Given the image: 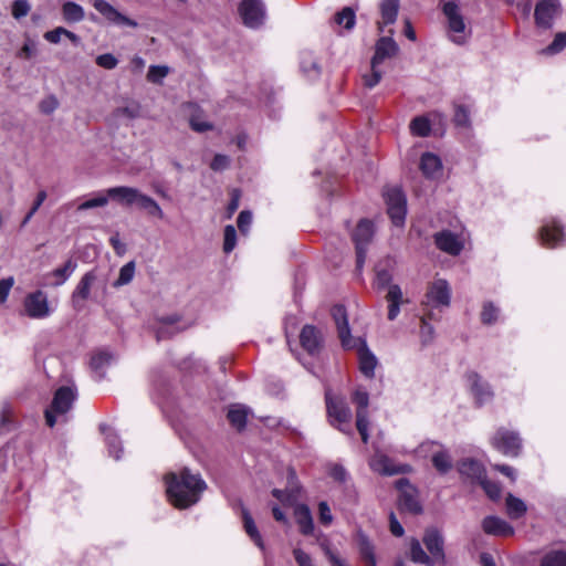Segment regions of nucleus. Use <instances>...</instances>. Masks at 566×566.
Instances as JSON below:
<instances>
[{"instance_id":"nucleus-1","label":"nucleus","mask_w":566,"mask_h":566,"mask_svg":"<svg viewBox=\"0 0 566 566\" xmlns=\"http://www.w3.org/2000/svg\"><path fill=\"white\" fill-rule=\"evenodd\" d=\"M166 485L169 501L178 509L196 504L207 488L201 476L192 474L188 469H182L179 474L169 473L166 476Z\"/></svg>"},{"instance_id":"nucleus-2","label":"nucleus","mask_w":566,"mask_h":566,"mask_svg":"<svg viewBox=\"0 0 566 566\" xmlns=\"http://www.w3.org/2000/svg\"><path fill=\"white\" fill-rule=\"evenodd\" d=\"M440 7L447 20V34L451 42L463 45L471 36L457 0H440Z\"/></svg>"},{"instance_id":"nucleus-3","label":"nucleus","mask_w":566,"mask_h":566,"mask_svg":"<svg viewBox=\"0 0 566 566\" xmlns=\"http://www.w3.org/2000/svg\"><path fill=\"white\" fill-rule=\"evenodd\" d=\"M325 399L329 423L340 432L353 436L352 411L347 402L340 397L333 396L329 390H326Z\"/></svg>"},{"instance_id":"nucleus-4","label":"nucleus","mask_w":566,"mask_h":566,"mask_svg":"<svg viewBox=\"0 0 566 566\" xmlns=\"http://www.w3.org/2000/svg\"><path fill=\"white\" fill-rule=\"evenodd\" d=\"M76 395V389L71 386H62L55 391L50 408L45 410V421L49 427L52 428L56 423L57 416H64L71 410Z\"/></svg>"},{"instance_id":"nucleus-5","label":"nucleus","mask_w":566,"mask_h":566,"mask_svg":"<svg viewBox=\"0 0 566 566\" xmlns=\"http://www.w3.org/2000/svg\"><path fill=\"white\" fill-rule=\"evenodd\" d=\"M23 315L31 319H44L53 313L48 295L42 290L28 293L23 298Z\"/></svg>"},{"instance_id":"nucleus-6","label":"nucleus","mask_w":566,"mask_h":566,"mask_svg":"<svg viewBox=\"0 0 566 566\" xmlns=\"http://www.w3.org/2000/svg\"><path fill=\"white\" fill-rule=\"evenodd\" d=\"M384 198L392 223L396 227L403 226L407 214V200L403 192L397 187L387 188Z\"/></svg>"},{"instance_id":"nucleus-7","label":"nucleus","mask_w":566,"mask_h":566,"mask_svg":"<svg viewBox=\"0 0 566 566\" xmlns=\"http://www.w3.org/2000/svg\"><path fill=\"white\" fill-rule=\"evenodd\" d=\"M374 224L367 220L363 219L358 222L355 231L353 232V241L356 247V268L357 271H361L365 261H366V252L367 245L371 241L374 237Z\"/></svg>"},{"instance_id":"nucleus-8","label":"nucleus","mask_w":566,"mask_h":566,"mask_svg":"<svg viewBox=\"0 0 566 566\" xmlns=\"http://www.w3.org/2000/svg\"><path fill=\"white\" fill-rule=\"evenodd\" d=\"M491 443L494 449L506 457H517L522 449V440L518 433L504 428L495 432Z\"/></svg>"},{"instance_id":"nucleus-9","label":"nucleus","mask_w":566,"mask_h":566,"mask_svg":"<svg viewBox=\"0 0 566 566\" xmlns=\"http://www.w3.org/2000/svg\"><path fill=\"white\" fill-rule=\"evenodd\" d=\"M353 402L356 405V428L361 437L364 443L368 442V405H369V395L366 390L361 388H357L352 396Z\"/></svg>"},{"instance_id":"nucleus-10","label":"nucleus","mask_w":566,"mask_h":566,"mask_svg":"<svg viewBox=\"0 0 566 566\" xmlns=\"http://www.w3.org/2000/svg\"><path fill=\"white\" fill-rule=\"evenodd\" d=\"M239 13L244 25L251 29L259 28L265 19V9L261 0H242Z\"/></svg>"},{"instance_id":"nucleus-11","label":"nucleus","mask_w":566,"mask_h":566,"mask_svg":"<svg viewBox=\"0 0 566 566\" xmlns=\"http://www.w3.org/2000/svg\"><path fill=\"white\" fill-rule=\"evenodd\" d=\"M560 14L559 0H538L534 10L536 25L543 29H549L554 19Z\"/></svg>"},{"instance_id":"nucleus-12","label":"nucleus","mask_w":566,"mask_h":566,"mask_svg":"<svg viewBox=\"0 0 566 566\" xmlns=\"http://www.w3.org/2000/svg\"><path fill=\"white\" fill-rule=\"evenodd\" d=\"M451 291L448 282L438 279L429 286L426 294V305L431 307L449 306Z\"/></svg>"},{"instance_id":"nucleus-13","label":"nucleus","mask_w":566,"mask_h":566,"mask_svg":"<svg viewBox=\"0 0 566 566\" xmlns=\"http://www.w3.org/2000/svg\"><path fill=\"white\" fill-rule=\"evenodd\" d=\"M434 243L439 250L450 255H459L464 248V240L461 235L442 230L434 234Z\"/></svg>"},{"instance_id":"nucleus-14","label":"nucleus","mask_w":566,"mask_h":566,"mask_svg":"<svg viewBox=\"0 0 566 566\" xmlns=\"http://www.w3.org/2000/svg\"><path fill=\"white\" fill-rule=\"evenodd\" d=\"M397 489L400 491L399 506L402 511H407L413 514L421 512V505L416 496L415 489L410 482L402 478L396 482Z\"/></svg>"},{"instance_id":"nucleus-15","label":"nucleus","mask_w":566,"mask_h":566,"mask_svg":"<svg viewBox=\"0 0 566 566\" xmlns=\"http://www.w3.org/2000/svg\"><path fill=\"white\" fill-rule=\"evenodd\" d=\"M387 32L389 33L388 36H381L376 42L375 54L371 59L374 66H379L387 59H391L398 53V44L392 39L394 30L389 29Z\"/></svg>"},{"instance_id":"nucleus-16","label":"nucleus","mask_w":566,"mask_h":566,"mask_svg":"<svg viewBox=\"0 0 566 566\" xmlns=\"http://www.w3.org/2000/svg\"><path fill=\"white\" fill-rule=\"evenodd\" d=\"M332 316L335 321L343 347L354 348L356 346V339L350 335L346 308L343 305L333 306Z\"/></svg>"},{"instance_id":"nucleus-17","label":"nucleus","mask_w":566,"mask_h":566,"mask_svg":"<svg viewBox=\"0 0 566 566\" xmlns=\"http://www.w3.org/2000/svg\"><path fill=\"white\" fill-rule=\"evenodd\" d=\"M93 7L97 12H99L106 20L117 25H126L130 28H136L137 22L129 19L128 17L122 14L117 11L111 3L106 0H94Z\"/></svg>"},{"instance_id":"nucleus-18","label":"nucleus","mask_w":566,"mask_h":566,"mask_svg":"<svg viewBox=\"0 0 566 566\" xmlns=\"http://www.w3.org/2000/svg\"><path fill=\"white\" fill-rule=\"evenodd\" d=\"M97 273L95 270L86 272L77 283L72 293V302L74 307L80 308L82 303L90 298L91 290L97 282Z\"/></svg>"},{"instance_id":"nucleus-19","label":"nucleus","mask_w":566,"mask_h":566,"mask_svg":"<svg viewBox=\"0 0 566 566\" xmlns=\"http://www.w3.org/2000/svg\"><path fill=\"white\" fill-rule=\"evenodd\" d=\"M76 268L77 263L74 260L69 259L62 266L44 274V285L50 287H57L63 285L74 273Z\"/></svg>"},{"instance_id":"nucleus-20","label":"nucleus","mask_w":566,"mask_h":566,"mask_svg":"<svg viewBox=\"0 0 566 566\" xmlns=\"http://www.w3.org/2000/svg\"><path fill=\"white\" fill-rule=\"evenodd\" d=\"M564 232L560 224L556 220L544 223L539 231L542 244L547 248H556L564 242Z\"/></svg>"},{"instance_id":"nucleus-21","label":"nucleus","mask_w":566,"mask_h":566,"mask_svg":"<svg viewBox=\"0 0 566 566\" xmlns=\"http://www.w3.org/2000/svg\"><path fill=\"white\" fill-rule=\"evenodd\" d=\"M423 544L430 553L433 563H444L443 538L437 530L431 528L426 531Z\"/></svg>"},{"instance_id":"nucleus-22","label":"nucleus","mask_w":566,"mask_h":566,"mask_svg":"<svg viewBox=\"0 0 566 566\" xmlns=\"http://www.w3.org/2000/svg\"><path fill=\"white\" fill-rule=\"evenodd\" d=\"M358 347V360L359 369L367 378L375 376V368L378 364L376 356L368 349L366 343L360 338L356 339V346Z\"/></svg>"},{"instance_id":"nucleus-23","label":"nucleus","mask_w":566,"mask_h":566,"mask_svg":"<svg viewBox=\"0 0 566 566\" xmlns=\"http://www.w3.org/2000/svg\"><path fill=\"white\" fill-rule=\"evenodd\" d=\"M465 379L468 386L470 387L471 392L474 395L476 401L482 405L491 400L493 394L486 382H484L481 377L474 373L470 371L465 375Z\"/></svg>"},{"instance_id":"nucleus-24","label":"nucleus","mask_w":566,"mask_h":566,"mask_svg":"<svg viewBox=\"0 0 566 566\" xmlns=\"http://www.w3.org/2000/svg\"><path fill=\"white\" fill-rule=\"evenodd\" d=\"M106 193L109 199L115 200L120 205L133 206L137 205L142 192L137 188L118 186L108 188Z\"/></svg>"},{"instance_id":"nucleus-25","label":"nucleus","mask_w":566,"mask_h":566,"mask_svg":"<svg viewBox=\"0 0 566 566\" xmlns=\"http://www.w3.org/2000/svg\"><path fill=\"white\" fill-rule=\"evenodd\" d=\"M482 528L484 533L493 536H512L514 534V528L503 518L497 516H486L482 521Z\"/></svg>"},{"instance_id":"nucleus-26","label":"nucleus","mask_w":566,"mask_h":566,"mask_svg":"<svg viewBox=\"0 0 566 566\" xmlns=\"http://www.w3.org/2000/svg\"><path fill=\"white\" fill-rule=\"evenodd\" d=\"M302 347L311 355L316 354L322 345V334L313 325H305L300 334Z\"/></svg>"},{"instance_id":"nucleus-27","label":"nucleus","mask_w":566,"mask_h":566,"mask_svg":"<svg viewBox=\"0 0 566 566\" xmlns=\"http://www.w3.org/2000/svg\"><path fill=\"white\" fill-rule=\"evenodd\" d=\"M381 19L377 22L378 31L386 32L385 27L396 22L399 11V0H381L379 4Z\"/></svg>"},{"instance_id":"nucleus-28","label":"nucleus","mask_w":566,"mask_h":566,"mask_svg":"<svg viewBox=\"0 0 566 566\" xmlns=\"http://www.w3.org/2000/svg\"><path fill=\"white\" fill-rule=\"evenodd\" d=\"M369 465L374 472L384 475H394L405 472V467L395 464L387 455L376 453L371 457Z\"/></svg>"},{"instance_id":"nucleus-29","label":"nucleus","mask_w":566,"mask_h":566,"mask_svg":"<svg viewBox=\"0 0 566 566\" xmlns=\"http://www.w3.org/2000/svg\"><path fill=\"white\" fill-rule=\"evenodd\" d=\"M386 300L388 302V319L394 321L400 313V305L406 302L400 286L397 284L389 286Z\"/></svg>"},{"instance_id":"nucleus-30","label":"nucleus","mask_w":566,"mask_h":566,"mask_svg":"<svg viewBox=\"0 0 566 566\" xmlns=\"http://www.w3.org/2000/svg\"><path fill=\"white\" fill-rule=\"evenodd\" d=\"M113 359L114 356L106 349H99L93 353L90 365L99 379L104 377L105 370L112 364Z\"/></svg>"},{"instance_id":"nucleus-31","label":"nucleus","mask_w":566,"mask_h":566,"mask_svg":"<svg viewBox=\"0 0 566 566\" xmlns=\"http://www.w3.org/2000/svg\"><path fill=\"white\" fill-rule=\"evenodd\" d=\"M420 169L426 177L434 178L441 172L442 164L438 156L426 153L421 156Z\"/></svg>"},{"instance_id":"nucleus-32","label":"nucleus","mask_w":566,"mask_h":566,"mask_svg":"<svg viewBox=\"0 0 566 566\" xmlns=\"http://www.w3.org/2000/svg\"><path fill=\"white\" fill-rule=\"evenodd\" d=\"M459 472L472 480L480 482L485 476L482 464L473 459H464L459 463Z\"/></svg>"},{"instance_id":"nucleus-33","label":"nucleus","mask_w":566,"mask_h":566,"mask_svg":"<svg viewBox=\"0 0 566 566\" xmlns=\"http://www.w3.org/2000/svg\"><path fill=\"white\" fill-rule=\"evenodd\" d=\"M301 71L307 76L310 80H315L321 74L319 65L316 62L312 52H302L301 61H300Z\"/></svg>"},{"instance_id":"nucleus-34","label":"nucleus","mask_w":566,"mask_h":566,"mask_svg":"<svg viewBox=\"0 0 566 566\" xmlns=\"http://www.w3.org/2000/svg\"><path fill=\"white\" fill-rule=\"evenodd\" d=\"M295 517L296 522L300 526V531L304 535H310L313 533L314 523L310 509L306 505H298L295 507Z\"/></svg>"},{"instance_id":"nucleus-35","label":"nucleus","mask_w":566,"mask_h":566,"mask_svg":"<svg viewBox=\"0 0 566 566\" xmlns=\"http://www.w3.org/2000/svg\"><path fill=\"white\" fill-rule=\"evenodd\" d=\"M185 107L190 114L189 124L193 130L203 133L211 129V124L202 119L201 112L196 104L188 103Z\"/></svg>"},{"instance_id":"nucleus-36","label":"nucleus","mask_w":566,"mask_h":566,"mask_svg":"<svg viewBox=\"0 0 566 566\" xmlns=\"http://www.w3.org/2000/svg\"><path fill=\"white\" fill-rule=\"evenodd\" d=\"M101 431L105 434L106 444L108 448V452L112 457L115 458V460L120 459V441L116 432L113 431V429L107 424H101Z\"/></svg>"},{"instance_id":"nucleus-37","label":"nucleus","mask_w":566,"mask_h":566,"mask_svg":"<svg viewBox=\"0 0 566 566\" xmlns=\"http://www.w3.org/2000/svg\"><path fill=\"white\" fill-rule=\"evenodd\" d=\"M242 518H243L244 530H245L247 534L250 536V538L254 542V544L259 548L263 549L264 543L261 537V534L259 533L252 516L250 515V513L247 510L242 511Z\"/></svg>"},{"instance_id":"nucleus-38","label":"nucleus","mask_w":566,"mask_h":566,"mask_svg":"<svg viewBox=\"0 0 566 566\" xmlns=\"http://www.w3.org/2000/svg\"><path fill=\"white\" fill-rule=\"evenodd\" d=\"M62 14L64 20L71 23L82 21L85 15L84 9L73 1H66L62 6Z\"/></svg>"},{"instance_id":"nucleus-39","label":"nucleus","mask_w":566,"mask_h":566,"mask_svg":"<svg viewBox=\"0 0 566 566\" xmlns=\"http://www.w3.org/2000/svg\"><path fill=\"white\" fill-rule=\"evenodd\" d=\"M137 206L145 210L147 214L151 217H156L158 219L164 218V211L160 208V206L149 196L145 193H140V197L138 199Z\"/></svg>"},{"instance_id":"nucleus-40","label":"nucleus","mask_w":566,"mask_h":566,"mask_svg":"<svg viewBox=\"0 0 566 566\" xmlns=\"http://www.w3.org/2000/svg\"><path fill=\"white\" fill-rule=\"evenodd\" d=\"M410 559L413 563L424 564L428 566H432L434 564L430 555L422 549L421 544L417 538H412L410 541Z\"/></svg>"},{"instance_id":"nucleus-41","label":"nucleus","mask_w":566,"mask_h":566,"mask_svg":"<svg viewBox=\"0 0 566 566\" xmlns=\"http://www.w3.org/2000/svg\"><path fill=\"white\" fill-rule=\"evenodd\" d=\"M526 504L518 497L509 494L506 497V512L507 515L513 518H520L526 513Z\"/></svg>"},{"instance_id":"nucleus-42","label":"nucleus","mask_w":566,"mask_h":566,"mask_svg":"<svg viewBox=\"0 0 566 566\" xmlns=\"http://www.w3.org/2000/svg\"><path fill=\"white\" fill-rule=\"evenodd\" d=\"M358 546H359V553L364 562L367 566H376V557L374 553V546L369 542V539L363 535L359 534L358 536Z\"/></svg>"},{"instance_id":"nucleus-43","label":"nucleus","mask_w":566,"mask_h":566,"mask_svg":"<svg viewBox=\"0 0 566 566\" xmlns=\"http://www.w3.org/2000/svg\"><path fill=\"white\" fill-rule=\"evenodd\" d=\"M248 410L243 406H233L228 411L230 423L238 430H242L247 424Z\"/></svg>"},{"instance_id":"nucleus-44","label":"nucleus","mask_w":566,"mask_h":566,"mask_svg":"<svg viewBox=\"0 0 566 566\" xmlns=\"http://www.w3.org/2000/svg\"><path fill=\"white\" fill-rule=\"evenodd\" d=\"M430 122L424 116L415 117L410 123V132L412 135L426 137L430 134Z\"/></svg>"},{"instance_id":"nucleus-45","label":"nucleus","mask_w":566,"mask_h":566,"mask_svg":"<svg viewBox=\"0 0 566 566\" xmlns=\"http://www.w3.org/2000/svg\"><path fill=\"white\" fill-rule=\"evenodd\" d=\"M433 467L441 473H447L451 467L450 455L446 450H438L432 455Z\"/></svg>"},{"instance_id":"nucleus-46","label":"nucleus","mask_w":566,"mask_h":566,"mask_svg":"<svg viewBox=\"0 0 566 566\" xmlns=\"http://www.w3.org/2000/svg\"><path fill=\"white\" fill-rule=\"evenodd\" d=\"M541 566H566V552L551 551L546 553L541 560Z\"/></svg>"},{"instance_id":"nucleus-47","label":"nucleus","mask_w":566,"mask_h":566,"mask_svg":"<svg viewBox=\"0 0 566 566\" xmlns=\"http://www.w3.org/2000/svg\"><path fill=\"white\" fill-rule=\"evenodd\" d=\"M500 315V308L495 306L492 302L483 303L481 311V322L485 325L494 324Z\"/></svg>"},{"instance_id":"nucleus-48","label":"nucleus","mask_w":566,"mask_h":566,"mask_svg":"<svg viewBox=\"0 0 566 566\" xmlns=\"http://www.w3.org/2000/svg\"><path fill=\"white\" fill-rule=\"evenodd\" d=\"M177 319L172 317H167L161 321V325L157 329V339H166L171 337L176 332L180 331V328L176 327Z\"/></svg>"},{"instance_id":"nucleus-49","label":"nucleus","mask_w":566,"mask_h":566,"mask_svg":"<svg viewBox=\"0 0 566 566\" xmlns=\"http://www.w3.org/2000/svg\"><path fill=\"white\" fill-rule=\"evenodd\" d=\"M135 275V263L133 261L123 265L119 270L117 280L114 282V286H123L130 283Z\"/></svg>"},{"instance_id":"nucleus-50","label":"nucleus","mask_w":566,"mask_h":566,"mask_svg":"<svg viewBox=\"0 0 566 566\" xmlns=\"http://www.w3.org/2000/svg\"><path fill=\"white\" fill-rule=\"evenodd\" d=\"M169 74V67L166 65H150L147 73V81L154 84H161L163 80Z\"/></svg>"},{"instance_id":"nucleus-51","label":"nucleus","mask_w":566,"mask_h":566,"mask_svg":"<svg viewBox=\"0 0 566 566\" xmlns=\"http://www.w3.org/2000/svg\"><path fill=\"white\" fill-rule=\"evenodd\" d=\"M335 22L343 25L345 29L350 30L355 25V12L350 8H344L336 14Z\"/></svg>"},{"instance_id":"nucleus-52","label":"nucleus","mask_w":566,"mask_h":566,"mask_svg":"<svg viewBox=\"0 0 566 566\" xmlns=\"http://www.w3.org/2000/svg\"><path fill=\"white\" fill-rule=\"evenodd\" d=\"M108 200H109V197L107 196V193L99 192L95 197H93L88 200H85L84 202L78 205L77 210L81 211V210H87V209H93V208H97V207H105L108 203Z\"/></svg>"},{"instance_id":"nucleus-53","label":"nucleus","mask_w":566,"mask_h":566,"mask_svg":"<svg viewBox=\"0 0 566 566\" xmlns=\"http://www.w3.org/2000/svg\"><path fill=\"white\" fill-rule=\"evenodd\" d=\"M235 244H237L235 228L231 224H228L224 228L223 251L226 253H230L235 248Z\"/></svg>"},{"instance_id":"nucleus-54","label":"nucleus","mask_w":566,"mask_h":566,"mask_svg":"<svg viewBox=\"0 0 566 566\" xmlns=\"http://www.w3.org/2000/svg\"><path fill=\"white\" fill-rule=\"evenodd\" d=\"M391 280H392V275L388 270L380 269V268L376 269V277H375V282H374L376 289H378V290H381L385 287L389 289V286L392 285V284H390Z\"/></svg>"},{"instance_id":"nucleus-55","label":"nucleus","mask_w":566,"mask_h":566,"mask_svg":"<svg viewBox=\"0 0 566 566\" xmlns=\"http://www.w3.org/2000/svg\"><path fill=\"white\" fill-rule=\"evenodd\" d=\"M13 421V409L9 402H3L0 410V427L9 430Z\"/></svg>"},{"instance_id":"nucleus-56","label":"nucleus","mask_w":566,"mask_h":566,"mask_svg":"<svg viewBox=\"0 0 566 566\" xmlns=\"http://www.w3.org/2000/svg\"><path fill=\"white\" fill-rule=\"evenodd\" d=\"M481 486L491 500H496L501 495V488L496 482L490 481L484 476L480 482Z\"/></svg>"},{"instance_id":"nucleus-57","label":"nucleus","mask_w":566,"mask_h":566,"mask_svg":"<svg viewBox=\"0 0 566 566\" xmlns=\"http://www.w3.org/2000/svg\"><path fill=\"white\" fill-rule=\"evenodd\" d=\"M321 547L324 551L327 559L329 560L332 566H348L347 562L339 557L329 546L328 543H321Z\"/></svg>"},{"instance_id":"nucleus-58","label":"nucleus","mask_w":566,"mask_h":566,"mask_svg":"<svg viewBox=\"0 0 566 566\" xmlns=\"http://www.w3.org/2000/svg\"><path fill=\"white\" fill-rule=\"evenodd\" d=\"M566 46V32H559L555 35L553 42L545 49L548 54H556Z\"/></svg>"},{"instance_id":"nucleus-59","label":"nucleus","mask_w":566,"mask_h":566,"mask_svg":"<svg viewBox=\"0 0 566 566\" xmlns=\"http://www.w3.org/2000/svg\"><path fill=\"white\" fill-rule=\"evenodd\" d=\"M95 62L99 67H103L105 70H113L118 64V60L111 53L98 55Z\"/></svg>"},{"instance_id":"nucleus-60","label":"nucleus","mask_w":566,"mask_h":566,"mask_svg":"<svg viewBox=\"0 0 566 566\" xmlns=\"http://www.w3.org/2000/svg\"><path fill=\"white\" fill-rule=\"evenodd\" d=\"M318 520L325 526L331 525L333 522V515L329 505L325 501L318 503Z\"/></svg>"},{"instance_id":"nucleus-61","label":"nucleus","mask_w":566,"mask_h":566,"mask_svg":"<svg viewBox=\"0 0 566 566\" xmlns=\"http://www.w3.org/2000/svg\"><path fill=\"white\" fill-rule=\"evenodd\" d=\"M381 76H382V73H381V71L378 70V66H374V64H371L370 74H366L363 77L365 86L373 88L380 82Z\"/></svg>"},{"instance_id":"nucleus-62","label":"nucleus","mask_w":566,"mask_h":566,"mask_svg":"<svg viewBox=\"0 0 566 566\" xmlns=\"http://www.w3.org/2000/svg\"><path fill=\"white\" fill-rule=\"evenodd\" d=\"M40 111L43 114H52L59 107V101L54 95L46 96L40 102Z\"/></svg>"},{"instance_id":"nucleus-63","label":"nucleus","mask_w":566,"mask_h":566,"mask_svg":"<svg viewBox=\"0 0 566 566\" xmlns=\"http://www.w3.org/2000/svg\"><path fill=\"white\" fill-rule=\"evenodd\" d=\"M30 11V6L28 3V1L25 0H15L13 3H12V15L15 18V19H21L23 17H25Z\"/></svg>"},{"instance_id":"nucleus-64","label":"nucleus","mask_w":566,"mask_h":566,"mask_svg":"<svg viewBox=\"0 0 566 566\" xmlns=\"http://www.w3.org/2000/svg\"><path fill=\"white\" fill-rule=\"evenodd\" d=\"M237 223H238V228L239 230L245 234L248 231H249V228L252 223V214L250 211L248 210H243L239 213L238 216V220H237Z\"/></svg>"}]
</instances>
